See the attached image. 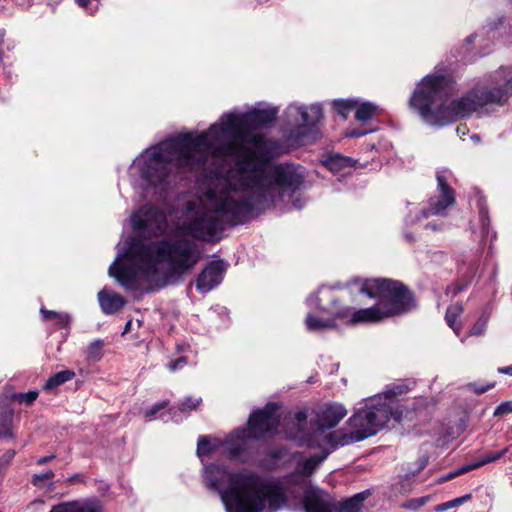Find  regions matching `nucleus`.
I'll list each match as a JSON object with an SVG mask.
<instances>
[{"instance_id": "nucleus-1", "label": "nucleus", "mask_w": 512, "mask_h": 512, "mask_svg": "<svg viewBox=\"0 0 512 512\" xmlns=\"http://www.w3.org/2000/svg\"><path fill=\"white\" fill-rule=\"evenodd\" d=\"M278 109L255 108L247 113H227L207 132L182 133L160 142L150 153L143 175L161 183L162 188L171 182L175 167L184 170L203 168L213 174L226 172L227 157L241 159L244 156L260 157L270 161L276 154L277 145L255 130L276 120Z\"/></svg>"}, {"instance_id": "nucleus-2", "label": "nucleus", "mask_w": 512, "mask_h": 512, "mask_svg": "<svg viewBox=\"0 0 512 512\" xmlns=\"http://www.w3.org/2000/svg\"><path fill=\"white\" fill-rule=\"evenodd\" d=\"M449 75L425 76L410 97L409 104L430 126L442 127L473 113L487 114L490 107L504 106L512 94V67L501 66L477 82L460 98L446 104L455 91Z\"/></svg>"}, {"instance_id": "nucleus-3", "label": "nucleus", "mask_w": 512, "mask_h": 512, "mask_svg": "<svg viewBox=\"0 0 512 512\" xmlns=\"http://www.w3.org/2000/svg\"><path fill=\"white\" fill-rule=\"evenodd\" d=\"M109 267L127 291L156 292L187 273L201 259L198 245L183 236L144 243L130 238Z\"/></svg>"}, {"instance_id": "nucleus-4", "label": "nucleus", "mask_w": 512, "mask_h": 512, "mask_svg": "<svg viewBox=\"0 0 512 512\" xmlns=\"http://www.w3.org/2000/svg\"><path fill=\"white\" fill-rule=\"evenodd\" d=\"M157 147L146 149L142 154L143 163L140 167V175L147 185L154 189L156 199L165 200L168 191L175 184L176 176L180 173L203 171L206 175L214 176L217 182L208 187L203 197L197 201H189L183 211V219L179 224V229L186 235L197 240L212 242L216 235L221 232L226 225L242 224L251 216L250 213L239 215V210L245 204L236 187H232L231 177H220L223 173L213 174L203 168L194 170H184L175 167L172 171L171 182L166 187L161 183L153 182L143 175V168L146 165L150 153Z\"/></svg>"}, {"instance_id": "nucleus-5", "label": "nucleus", "mask_w": 512, "mask_h": 512, "mask_svg": "<svg viewBox=\"0 0 512 512\" xmlns=\"http://www.w3.org/2000/svg\"><path fill=\"white\" fill-rule=\"evenodd\" d=\"M260 157L244 156L236 162V169L229 172L232 187H236L245 204L239 210L244 213H259L285 196H293L305 183V168L294 163L268 165Z\"/></svg>"}, {"instance_id": "nucleus-6", "label": "nucleus", "mask_w": 512, "mask_h": 512, "mask_svg": "<svg viewBox=\"0 0 512 512\" xmlns=\"http://www.w3.org/2000/svg\"><path fill=\"white\" fill-rule=\"evenodd\" d=\"M204 481L219 494L227 512H261L266 502L278 509L286 501L281 485L249 469L230 472L223 465L211 464L205 468Z\"/></svg>"}, {"instance_id": "nucleus-7", "label": "nucleus", "mask_w": 512, "mask_h": 512, "mask_svg": "<svg viewBox=\"0 0 512 512\" xmlns=\"http://www.w3.org/2000/svg\"><path fill=\"white\" fill-rule=\"evenodd\" d=\"M360 291L371 298H377L378 301L372 307L354 311L350 318L353 324L379 322L384 318L407 313L416 307L413 292L396 280H367Z\"/></svg>"}, {"instance_id": "nucleus-8", "label": "nucleus", "mask_w": 512, "mask_h": 512, "mask_svg": "<svg viewBox=\"0 0 512 512\" xmlns=\"http://www.w3.org/2000/svg\"><path fill=\"white\" fill-rule=\"evenodd\" d=\"M394 395L395 392L388 391L384 394V398L387 400ZM381 400L382 395L374 396L363 408L355 412L349 419L351 430L348 433L341 431L334 433V436L338 437L337 443L347 445L374 436L384 428L391 417L396 418V412H393L389 403Z\"/></svg>"}, {"instance_id": "nucleus-9", "label": "nucleus", "mask_w": 512, "mask_h": 512, "mask_svg": "<svg viewBox=\"0 0 512 512\" xmlns=\"http://www.w3.org/2000/svg\"><path fill=\"white\" fill-rule=\"evenodd\" d=\"M278 406L268 403L263 409L252 413L248 421V429H239L232 433L227 441L225 451L232 459L240 458L247 449L248 438L260 439L276 432L280 417Z\"/></svg>"}, {"instance_id": "nucleus-10", "label": "nucleus", "mask_w": 512, "mask_h": 512, "mask_svg": "<svg viewBox=\"0 0 512 512\" xmlns=\"http://www.w3.org/2000/svg\"><path fill=\"white\" fill-rule=\"evenodd\" d=\"M285 115L288 124L294 126L289 140L297 145H307L315 139V126L323 118L321 105H289Z\"/></svg>"}, {"instance_id": "nucleus-11", "label": "nucleus", "mask_w": 512, "mask_h": 512, "mask_svg": "<svg viewBox=\"0 0 512 512\" xmlns=\"http://www.w3.org/2000/svg\"><path fill=\"white\" fill-rule=\"evenodd\" d=\"M132 225L143 236H158L167 228V217L161 209L147 204L133 215Z\"/></svg>"}, {"instance_id": "nucleus-12", "label": "nucleus", "mask_w": 512, "mask_h": 512, "mask_svg": "<svg viewBox=\"0 0 512 512\" xmlns=\"http://www.w3.org/2000/svg\"><path fill=\"white\" fill-rule=\"evenodd\" d=\"M436 178L439 194L429 199V207L421 211L423 218L431 215L443 216L446 214V209L455 203L454 191L447 184L445 177L438 173Z\"/></svg>"}, {"instance_id": "nucleus-13", "label": "nucleus", "mask_w": 512, "mask_h": 512, "mask_svg": "<svg viewBox=\"0 0 512 512\" xmlns=\"http://www.w3.org/2000/svg\"><path fill=\"white\" fill-rule=\"evenodd\" d=\"M347 415L346 408L338 403L325 404L316 412L315 418L311 419L314 431L334 428Z\"/></svg>"}, {"instance_id": "nucleus-14", "label": "nucleus", "mask_w": 512, "mask_h": 512, "mask_svg": "<svg viewBox=\"0 0 512 512\" xmlns=\"http://www.w3.org/2000/svg\"><path fill=\"white\" fill-rule=\"evenodd\" d=\"M302 505L304 512H335L333 497L317 487L304 491Z\"/></svg>"}, {"instance_id": "nucleus-15", "label": "nucleus", "mask_w": 512, "mask_h": 512, "mask_svg": "<svg viewBox=\"0 0 512 512\" xmlns=\"http://www.w3.org/2000/svg\"><path fill=\"white\" fill-rule=\"evenodd\" d=\"M225 271L226 265L224 261H211L197 277V290L201 293H207L217 287L222 282Z\"/></svg>"}, {"instance_id": "nucleus-16", "label": "nucleus", "mask_w": 512, "mask_h": 512, "mask_svg": "<svg viewBox=\"0 0 512 512\" xmlns=\"http://www.w3.org/2000/svg\"><path fill=\"white\" fill-rule=\"evenodd\" d=\"M97 296L100 308L106 315L117 313L126 304L123 296L105 288L100 290Z\"/></svg>"}, {"instance_id": "nucleus-17", "label": "nucleus", "mask_w": 512, "mask_h": 512, "mask_svg": "<svg viewBox=\"0 0 512 512\" xmlns=\"http://www.w3.org/2000/svg\"><path fill=\"white\" fill-rule=\"evenodd\" d=\"M14 418V408L10 403V398L4 395L0 398V438L12 437V423Z\"/></svg>"}, {"instance_id": "nucleus-18", "label": "nucleus", "mask_w": 512, "mask_h": 512, "mask_svg": "<svg viewBox=\"0 0 512 512\" xmlns=\"http://www.w3.org/2000/svg\"><path fill=\"white\" fill-rule=\"evenodd\" d=\"M370 491L365 490L363 492L355 494L353 497L345 500L341 503L340 507L336 510L337 512H363V502L369 497Z\"/></svg>"}, {"instance_id": "nucleus-19", "label": "nucleus", "mask_w": 512, "mask_h": 512, "mask_svg": "<svg viewBox=\"0 0 512 512\" xmlns=\"http://www.w3.org/2000/svg\"><path fill=\"white\" fill-rule=\"evenodd\" d=\"M328 452L322 451L317 453L308 459H306L302 464H299L297 470L304 476H310L316 470V468L327 458Z\"/></svg>"}, {"instance_id": "nucleus-20", "label": "nucleus", "mask_w": 512, "mask_h": 512, "mask_svg": "<svg viewBox=\"0 0 512 512\" xmlns=\"http://www.w3.org/2000/svg\"><path fill=\"white\" fill-rule=\"evenodd\" d=\"M306 421L307 414L305 411L296 412L292 419L295 430L290 431L288 437L292 439H304L308 435V432L305 431Z\"/></svg>"}, {"instance_id": "nucleus-21", "label": "nucleus", "mask_w": 512, "mask_h": 512, "mask_svg": "<svg viewBox=\"0 0 512 512\" xmlns=\"http://www.w3.org/2000/svg\"><path fill=\"white\" fill-rule=\"evenodd\" d=\"M355 160L340 154H331L325 161V165L332 171H339L344 168H351L355 165Z\"/></svg>"}, {"instance_id": "nucleus-22", "label": "nucleus", "mask_w": 512, "mask_h": 512, "mask_svg": "<svg viewBox=\"0 0 512 512\" xmlns=\"http://www.w3.org/2000/svg\"><path fill=\"white\" fill-rule=\"evenodd\" d=\"M306 326L310 331H318L333 328L335 326L332 319H323L311 314L307 315L305 320Z\"/></svg>"}, {"instance_id": "nucleus-23", "label": "nucleus", "mask_w": 512, "mask_h": 512, "mask_svg": "<svg viewBox=\"0 0 512 512\" xmlns=\"http://www.w3.org/2000/svg\"><path fill=\"white\" fill-rule=\"evenodd\" d=\"M377 111V106L370 102H363L356 106L355 119L359 122L369 121Z\"/></svg>"}, {"instance_id": "nucleus-24", "label": "nucleus", "mask_w": 512, "mask_h": 512, "mask_svg": "<svg viewBox=\"0 0 512 512\" xmlns=\"http://www.w3.org/2000/svg\"><path fill=\"white\" fill-rule=\"evenodd\" d=\"M357 104V100L354 99H339L333 102V107L339 115L346 119L350 111L356 108Z\"/></svg>"}, {"instance_id": "nucleus-25", "label": "nucleus", "mask_w": 512, "mask_h": 512, "mask_svg": "<svg viewBox=\"0 0 512 512\" xmlns=\"http://www.w3.org/2000/svg\"><path fill=\"white\" fill-rule=\"evenodd\" d=\"M464 307L461 303H456L454 305H450L445 314V319L450 328H452L456 333H458V328L456 327V319L463 312Z\"/></svg>"}, {"instance_id": "nucleus-26", "label": "nucleus", "mask_w": 512, "mask_h": 512, "mask_svg": "<svg viewBox=\"0 0 512 512\" xmlns=\"http://www.w3.org/2000/svg\"><path fill=\"white\" fill-rule=\"evenodd\" d=\"M38 392L35 390L29 391L27 393H10L4 394L5 397L10 398V403L14 402L25 403L26 405H31L38 397Z\"/></svg>"}, {"instance_id": "nucleus-27", "label": "nucleus", "mask_w": 512, "mask_h": 512, "mask_svg": "<svg viewBox=\"0 0 512 512\" xmlns=\"http://www.w3.org/2000/svg\"><path fill=\"white\" fill-rule=\"evenodd\" d=\"M103 346L104 342L100 339L90 343L86 350L87 359L94 362L99 361L103 356Z\"/></svg>"}, {"instance_id": "nucleus-28", "label": "nucleus", "mask_w": 512, "mask_h": 512, "mask_svg": "<svg viewBox=\"0 0 512 512\" xmlns=\"http://www.w3.org/2000/svg\"><path fill=\"white\" fill-rule=\"evenodd\" d=\"M51 512H99L91 507L79 506L75 503H67L54 507Z\"/></svg>"}, {"instance_id": "nucleus-29", "label": "nucleus", "mask_w": 512, "mask_h": 512, "mask_svg": "<svg viewBox=\"0 0 512 512\" xmlns=\"http://www.w3.org/2000/svg\"><path fill=\"white\" fill-rule=\"evenodd\" d=\"M74 376V371L63 370L50 376L45 384H64L65 382L73 380Z\"/></svg>"}, {"instance_id": "nucleus-30", "label": "nucleus", "mask_w": 512, "mask_h": 512, "mask_svg": "<svg viewBox=\"0 0 512 512\" xmlns=\"http://www.w3.org/2000/svg\"><path fill=\"white\" fill-rule=\"evenodd\" d=\"M470 499H471V494H466L464 496L457 497V498H455L453 500H450V501H447V502H444V503H441V504L437 505L435 507V511H437V512L446 511L448 509L460 506V505H462L463 503L467 502Z\"/></svg>"}, {"instance_id": "nucleus-31", "label": "nucleus", "mask_w": 512, "mask_h": 512, "mask_svg": "<svg viewBox=\"0 0 512 512\" xmlns=\"http://www.w3.org/2000/svg\"><path fill=\"white\" fill-rule=\"evenodd\" d=\"M478 207H479V220L481 223L482 233L488 234L489 225H490L488 208L482 201L479 202Z\"/></svg>"}, {"instance_id": "nucleus-32", "label": "nucleus", "mask_w": 512, "mask_h": 512, "mask_svg": "<svg viewBox=\"0 0 512 512\" xmlns=\"http://www.w3.org/2000/svg\"><path fill=\"white\" fill-rule=\"evenodd\" d=\"M55 476L52 470H47L44 473L34 474L31 479V483L36 487H44L45 481L53 479Z\"/></svg>"}, {"instance_id": "nucleus-33", "label": "nucleus", "mask_w": 512, "mask_h": 512, "mask_svg": "<svg viewBox=\"0 0 512 512\" xmlns=\"http://www.w3.org/2000/svg\"><path fill=\"white\" fill-rule=\"evenodd\" d=\"M488 317L481 316L476 323L473 325V327L470 330L471 336H479L482 335L486 329Z\"/></svg>"}, {"instance_id": "nucleus-34", "label": "nucleus", "mask_w": 512, "mask_h": 512, "mask_svg": "<svg viewBox=\"0 0 512 512\" xmlns=\"http://www.w3.org/2000/svg\"><path fill=\"white\" fill-rule=\"evenodd\" d=\"M212 451V447L210 445V441L206 436H201L198 439L197 443V454L199 456L201 455H207L210 454Z\"/></svg>"}, {"instance_id": "nucleus-35", "label": "nucleus", "mask_w": 512, "mask_h": 512, "mask_svg": "<svg viewBox=\"0 0 512 512\" xmlns=\"http://www.w3.org/2000/svg\"><path fill=\"white\" fill-rule=\"evenodd\" d=\"M15 454V450L9 449L2 455V457L0 458V476L5 472L7 467L10 465Z\"/></svg>"}, {"instance_id": "nucleus-36", "label": "nucleus", "mask_w": 512, "mask_h": 512, "mask_svg": "<svg viewBox=\"0 0 512 512\" xmlns=\"http://www.w3.org/2000/svg\"><path fill=\"white\" fill-rule=\"evenodd\" d=\"M507 452V449H503L501 451L496 452H490L486 454L481 460L478 461L479 465H485L487 463L495 462L499 460L505 453Z\"/></svg>"}, {"instance_id": "nucleus-37", "label": "nucleus", "mask_w": 512, "mask_h": 512, "mask_svg": "<svg viewBox=\"0 0 512 512\" xmlns=\"http://www.w3.org/2000/svg\"><path fill=\"white\" fill-rule=\"evenodd\" d=\"M512 413V400L502 402L494 411V416H505Z\"/></svg>"}, {"instance_id": "nucleus-38", "label": "nucleus", "mask_w": 512, "mask_h": 512, "mask_svg": "<svg viewBox=\"0 0 512 512\" xmlns=\"http://www.w3.org/2000/svg\"><path fill=\"white\" fill-rule=\"evenodd\" d=\"M187 361L185 357H179L176 360L170 361L167 365L168 369L172 372L186 365Z\"/></svg>"}, {"instance_id": "nucleus-39", "label": "nucleus", "mask_w": 512, "mask_h": 512, "mask_svg": "<svg viewBox=\"0 0 512 512\" xmlns=\"http://www.w3.org/2000/svg\"><path fill=\"white\" fill-rule=\"evenodd\" d=\"M56 323L59 325V327H67L70 324V316L67 313H58V316L56 317Z\"/></svg>"}, {"instance_id": "nucleus-40", "label": "nucleus", "mask_w": 512, "mask_h": 512, "mask_svg": "<svg viewBox=\"0 0 512 512\" xmlns=\"http://www.w3.org/2000/svg\"><path fill=\"white\" fill-rule=\"evenodd\" d=\"M426 501H427L426 497L413 499V500L409 501L407 504H405L404 506L407 508H410V509H418V508L422 507L426 503Z\"/></svg>"}, {"instance_id": "nucleus-41", "label": "nucleus", "mask_w": 512, "mask_h": 512, "mask_svg": "<svg viewBox=\"0 0 512 512\" xmlns=\"http://www.w3.org/2000/svg\"><path fill=\"white\" fill-rule=\"evenodd\" d=\"M199 402H200L199 399L192 400L191 398H189L185 402L182 403L181 410L185 411L187 409H189V410L196 409V407L199 405Z\"/></svg>"}, {"instance_id": "nucleus-42", "label": "nucleus", "mask_w": 512, "mask_h": 512, "mask_svg": "<svg viewBox=\"0 0 512 512\" xmlns=\"http://www.w3.org/2000/svg\"><path fill=\"white\" fill-rule=\"evenodd\" d=\"M166 402H161L153 405L150 409L145 411L146 417L154 416L159 410L163 409L166 406Z\"/></svg>"}, {"instance_id": "nucleus-43", "label": "nucleus", "mask_w": 512, "mask_h": 512, "mask_svg": "<svg viewBox=\"0 0 512 512\" xmlns=\"http://www.w3.org/2000/svg\"><path fill=\"white\" fill-rule=\"evenodd\" d=\"M478 467H480V465H479V463L477 461L475 463L468 464V465L462 466L461 468L457 469L456 470V474L462 475V474L467 473V472H469V471H471L473 469H476Z\"/></svg>"}, {"instance_id": "nucleus-44", "label": "nucleus", "mask_w": 512, "mask_h": 512, "mask_svg": "<svg viewBox=\"0 0 512 512\" xmlns=\"http://www.w3.org/2000/svg\"><path fill=\"white\" fill-rule=\"evenodd\" d=\"M40 311H41V314L43 315V318L45 320L56 319V317L58 316V313H59V312H56V311L47 310L45 308H42Z\"/></svg>"}, {"instance_id": "nucleus-45", "label": "nucleus", "mask_w": 512, "mask_h": 512, "mask_svg": "<svg viewBox=\"0 0 512 512\" xmlns=\"http://www.w3.org/2000/svg\"><path fill=\"white\" fill-rule=\"evenodd\" d=\"M286 454V450L283 448L274 449L269 453V456L273 459H282Z\"/></svg>"}, {"instance_id": "nucleus-46", "label": "nucleus", "mask_w": 512, "mask_h": 512, "mask_svg": "<svg viewBox=\"0 0 512 512\" xmlns=\"http://www.w3.org/2000/svg\"><path fill=\"white\" fill-rule=\"evenodd\" d=\"M55 458H56L55 454L43 456V457H40L39 459H37L36 463H37V465L42 466V465H45V464L49 463L50 461L54 460Z\"/></svg>"}, {"instance_id": "nucleus-47", "label": "nucleus", "mask_w": 512, "mask_h": 512, "mask_svg": "<svg viewBox=\"0 0 512 512\" xmlns=\"http://www.w3.org/2000/svg\"><path fill=\"white\" fill-rule=\"evenodd\" d=\"M292 205L294 208L296 209H301L304 207L305 205V199L301 198V197H296L293 201H292Z\"/></svg>"}, {"instance_id": "nucleus-48", "label": "nucleus", "mask_w": 512, "mask_h": 512, "mask_svg": "<svg viewBox=\"0 0 512 512\" xmlns=\"http://www.w3.org/2000/svg\"><path fill=\"white\" fill-rule=\"evenodd\" d=\"M68 481L71 483H78L83 481V476L81 474H75L68 478Z\"/></svg>"}, {"instance_id": "nucleus-49", "label": "nucleus", "mask_w": 512, "mask_h": 512, "mask_svg": "<svg viewBox=\"0 0 512 512\" xmlns=\"http://www.w3.org/2000/svg\"><path fill=\"white\" fill-rule=\"evenodd\" d=\"M366 132L365 131H360V130H353L350 132V136L351 137H360L362 135H365Z\"/></svg>"}, {"instance_id": "nucleus-50", "label": "nucleus", "mask_w": 512, "mask_h": 512, "mask_svg": "<svg viewBox=\"0 0 512 512\" xmlns=\"http://www.w3.org/2000/svg\"><path fill=\"white\" fill-rule=\"evenodd\" d=\"M499 372L500 373H504V374H508V375H512V365L504 367V368H500Z\"/></svg>"}, {"instance_id": "nucleus-51", "label": "nucleus", "mask_w": 512, "mask_h": 512, "mask_svg": "<svg viewBox=\"0 0 512 512\" xmlns=\"http://www.w3.org/2000/svg\"><path fill=\"white\" fill-rule=\"evenodd\" d=\"M350 314V308L347 307L343 311L337 313V317H347Z\"/></svg>"}, {"instance_id": "nucleus-52", "label": "nucleus", "mask_w": 512, "mask_h": 512, "mask_svg": "<svg viewBox=\"0 0 512 512\" xmlns=\"http://www.w3.org/2000/svg\"><path fill=\"white\" fill-rule=\"evenodd\" d=\"M491 386H478L476 389H475V392L477 394H482V393H485L488 388H490Z\"/></svg>"}, {"instance_id": "nucleus-53", "label": "nucleus", "mask_w": 512, "mask_h": 512, "mask_svg": "<svg viewBox=\"0 0 512 512\" xmlns=\"http://www.w3.org/2000/svg\"><path fill=\"white\" fill-rule=\"evenodd\" d=\"M76 2L80 7L86 8L90 0H76Z\"/></svg>"}, {"instance_id": "nucleus-54", "label": "nucleus", "mask_w": 512, "mask_h": 512, "mask_svg": "<svg viewBox=\"0 0 512 512\" xmlns=\"http://www.w3.org/2000/svg\"><path fill=\"white\" fill-rule=\"evenodd\" d=\"M404 237H405V239H406L409 243H413V242H414V236H413L411 233H405V234H404Z\"/></svg>"}, {"instance_id": "nucleus-55", "label": "nucleus", "mask_w": 512, "mask_h": 512, "mask_svg": "<svg viewBox=\"0 0 512 512\" xmlns=\"http://www.w3.org/2000/svg\"><path fill=\"white\" fill-rule=\"evenodd\" d=\"M463 289H464V287H463V286H461V285H456V286L454 287V289H453V294H454V295H457V294H458V293H460Z\"/></svg>"}, {"instance_id": "nucleus-56", "label": "nucleus", "mask_w": 512, "mask_h": 512, "mask_svg": "<svg viewBox=\"0 0 512 512\" xmlns=\"http://www.w3.org/2000/svg\"><path fill=\"white\" fill-rule=\"evenodd\" d=\"M459 475L460 474H456V470H455V471L449 473L448 476L445 479H452V478H454L456 476H459Z\"/></svg>"}, {"instance_id": "nucleus-57", "label": "nucleus", "mask_w": 512, "mask_h": 512, "mask_svg": "<svg viewBox=\"0 0 512 512\" xmlns=\"http://www.w3.org/2000/svg\"><path fill=\"white\" fill-rule=\"evenodd\" d=\"M459 475L460 474H456V470H455V471L449 473L448 476L445 479H452V478H454L456 476H459Z\"/></svg>"}, {"instance_id": "nucleus-58", "label": "nucleus", "mask_w": 512, "mask_h": 512, "mask_svg": "<svg viewBox=\"0 0 512 512\" xmlns=\"http://www.w3.org/2000/svg\"><path fill=\"white\" fill-rule=\"evenodd\" d=\"M459 475L460 474H456V470H455V471L449 473L448 476L445 479H452V478H454L456 476H459Z\"/></svg>"}, {"instance_id": "nucleus-59", "label": "nucleus", "mask_w": 512, "mask_h": 512, "mask_svg": "<svg viewBox=\"0 0 512 512\" xmlns=\"http://www.w3.org/2000/svg\"><path fill=\"white\" fill-rule=\"evenodd\" d=\"M130 327H131V321H128L125 325V328H124V331L123 333H127L129 330H130Z\"/></svg>"}, {"instance_id": "nucleus-60", "label": "nucleus", "mask_w": 512, "mask_h": 512, "mask_svg": "<svg viewBox=\"0 0 512 512\" xmlns=\"http://www.w3.org/2000/svg\"><path fill=\"white\" fill-rule=\"evenodd\" d=\"M426 228H430V229H432L434 231H436L438 229L437 226L435 224H432V223H428L426 225Z\"/></svg>"}, {"instance_id": "nucleus-61", "label": "nucleus", "mask_w": 512, "mask_h": 512, "mask_svg": "<svg viewBox=\"0 0 512 512\" xmlns=\"http://www.w3.org/2000/svg\"><path fill=\"white\" fill-rule=\"evenodd\" d=\"M55 387L56 386H50V385L44 386L45 390H47L49 392H52L55 389Z\"/></svg>"}, {"instance_id": "nucleus-62", "label": "nucleus", "mask_w": 512, "mask_h": 512, "mask_svg": "<svg viewBox=\"0 0 512 512\" xmlns=\"http://www.w3.org/2000/svg\"><path fill=\"white\" fill-rule=\"evenodd\" d=\"M4 35H5V30L4 29H0V42L3 41Z\"/></svg>"}, {"instance_id": "nucleus-63", "label": "nucleus", "mask_w": 512, "mask_h": 512, "mask_svg": "<svg viewBox=\"0 0 512 512\" xmlns=\"http://www.w3.org/2000/svg\"><path fill=\"white\" fill-rule=\"evenodd\" d=\"M475 38V35H470L469 37L466 38V41L468 43H471L473 41V39Z\"/></svg>"}, {"instance_id": "nucleus-64", "label": "nucleus", "mask_w": 512, "mask_h": 512, "mask_svg": "<svg viewBox=\"0 0 512 512\" xmlns=\"http://www.w3.org/2000/svg\"><path fill=\"white\" fill-rule=\"evenodd\" d=\"M309 301H311V302H314V301H315V302H317V301H318V297H317V296H315V297H311V298H309Z\"/></svg>"}]
</instances>
